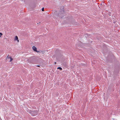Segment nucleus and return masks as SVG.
<instances>
[{"instance_id":"obj_6","label":"nucleus","mask_w":120,"mask_h":120,"mask_svg":"<svg viewBox=\"0 0 120 120\" xmlns=\"http://www.w3.org/2000/svg\"><path fill=\"white\" fill-rule=\"evenodd\" d=\"M42 53V54H44L45 53V51H40Z\"/></svg>"},{"instance_id":"obj_2","label":"nucleus","mask_w":120,"mask_h":120,"mask_svg":"<svg viewBox=\"0 0 120 120\" xmlns=\"http://www.w3.org/2000/svg\"><path fill=\"white\" fill-rule=\"evenodd\" d=\"M31 115L32 116H34L38 114V112L37 111H31L30 112Z\"/></svg>"},{"instance_id":"obj_1","label":"nucleus","mask_w":120,"mask_h":120,"mask_svg":"<svg viewBox=\"0 0 120 120\" xmlns=\"http://www.w3.org/2000/svg\"><path fill=\"white\" fill-rule=\"evenodd\" d=\"M65 15V12L63 10H62L58 14V16L62 18Z\"/></svg>"},{"instance_id":"obj_10","label":"nucleus","mask_w":120,"mask_h":120,"mask_svg":"<svg viewBox=\"0 0 120 120\" xmlns=\"http://www.w3.org/2000/svg\"><path fill=\"white\" fill-rule=\"evenodd\" d=\"M37 66L38 67H40V66L39 65H38Z\"/></svg>"},{"instance_id":"obj_7","label":"nucleus","mask_w":120,"mask_h":120,"mask_svg":"<svg viewBox=\"0 0 120 120\" xmlns=\"http://www.w3.org/2000/svg\"><path fill=\"white\" fill-rule=\"evenodd\" d=\"M57 69H59L60 70H62V68H61V67H59L58 68H57Z\"/></svg>"},{"instance_id":"obj_9","label":"nucleus","mask_w":120,"mask_h":120,"mask_svg":"<svg viewBox=\"0 0 120 120\" xmlns=\"http://www.w3.org/2000/svg\"><path fill=\"white\" fill-rule=\"evenodd\" d=\"M42 11H44V8H43L42 9Z\"/></svg>"},{"instance_id":"obj_11","label":"nucleus","mask_w":120,"mask_h":120,"mask_svg":"<svg viewBox=\"0 0 120 120\" xmlns=\"http://www.w3.org/2000/svg\"><path fill=\"white\" fill-rule=\"evenodd\" d=\"M56 62H55V64H56Z\"/></svg>"},{"instance_id":"obj_8","label":"nucleus","mask_w":120,"mask_h":120,"mask_svg":"<svg viewBox=\"0 0 120 120\" xmlns=\"http://www.w3.org/2000/svg\"><path fill=\"white\" fill-rule=\"evenodd\" d=\"M2 34L1 33H0V37H1V35H2Z\"/></svg>"},{"instance_id":"obj_5","label":"nucleus","mask_w":120,"mask_h":120,"mask_svg":"<svg viewBox=\"0 0 120 120\" xmlns=\"http://www.w3.org/2000/svg\"><path fill=\"white\" fill-rule=\"evenodd\" d=\"M15 40H17V41L18 42H19V41L18 40V37L17 36H15Z\"/></svg>"},{"instance_id":"obj_4","label":"nucleus","mask_w":120,"mask_h":120,"mask_svg":"<svg viewBox=\"0 0 120 120\" xmlns=\"http://www.w3.org/2000/svg\"><path fill=\"white\" fill-rule=\"evenodd\" d=\"M7 57L8 58H9L10 59V60L9 61L10 62H11L12 60H13V59L11 57V56H9V57H8V56Z\"/></svg>"},{"instance_id":"obj_3","label":"nucleus","mask_w":120,"mask_h":120,"mask_svg":"<svg viewBox=\"0 0 120 120\" xmlns=\"http://www.w3.org/2000/svg\"><path fill=\"white\" fill-rule=\"evenodd\" d=\"M32 49L35 52H39L40 51H37V49L36 47L34 46H33L32 47Z\"/></svg>"}]
</instances>
